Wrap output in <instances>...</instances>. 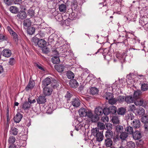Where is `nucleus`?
Masks as SVG:
<instances>
[{
  "mask_svg": "<svg viewBox=\"0 0 148 148\" xmlns=\"http://www.w3.org/2000/svg\"><path fill=\"white\" fill-rule=\"evenodd\" d=\"M91 132L92 135L96 137L97 141L100 142L103 140V132L99 131L98 128L92 129Z\"/></svg>",
  "mask_w": 148,
  "mask_h": 148,
  "instance_id": "1",
  "label": "nucleus"
},
{
  "mask_svg": "<svg viewBox=\"0 0 148 148\" xmlns=\"http://www.w3.org/2000/svg\"><path fill=\"white\" fill-rule=\"evenodd\" d=\"M33 45L35 46H38L41 48H43L46 46L47 42L43 39L39 40L38 38H35L33 40Z\"/></svg>",
  "mask_w": 148,
  "mask_h": 148,
  "instance_id": "2",
  "label": "nucleus"
},
{
  "mask_svg": "<svg viewBox=\"0 0 148 148\" xmlns=\"http://www.w3.org/2000/svg\"><path fill=\"white\" fill-rule=\"evenodd\" d=\"M79 116L81 117H84L87 116H90L91 114V112L88 110L82 108H80L78 111Z\"/></svg>",
  "mask_w": 148,
  "mask_h": 148,
  "instance_id": "3",
  "label": "nucleus"
},
{
  "mask_svg": "<svg viewBox=\"0 0 148 148\" xmlns=\"http://www.w3.org/2000/svg\"><path fill=\"white\" fill-rule=\"evenodd\" d=\"M7 29L11 35L13 37V40L15 41H17L18 40V36L17 34L9 26L7 27Z\"/></svg>",
  "mask_w": 148,
  "mask_h": 148,
  "instance_id": "4",
  "label": "nucleus"
},
{
  "mask_svg": "<svg viewBox=\"0 0 148 148\" xmlns=\"http://www.w3.org/2000/svg\"><path fill=\"white\" fill-rule=\"evenodd\" d=\"M104 58L108 60H109L112 58V56L110 55V53L109 51L108 50L106 49H105L103 51L102 53Z\"/></svg>",
  "mask_w": 148,
  "mask_h": 148,
  "instance_id": "5",
  "label": "nucleus"
},
{
  "mask_svg": "<svg viewBox=\"0 0 148 148\" xmlns=\"http://www.w3.org/2000/svg\"><path fill=\"white\" fill-rule=\"evenodd\" d=\"M72 105L74 107L77 108L80 105V101L77 97L73 99L71 101Z\"/></svg>",
  "mask_w": 148,
  "mask_h": 148,
  "instance_id": "6",
  "label": "nucleus"
},
{
  "mask_svg": "<svg viewBox=\"0 0 148 148\" xmlns=\"http://www.w3.org/2000/svg\"><path fill=\"white\" fill-rule=\"evenodd\" d=\"M134 103L136 106H142L143 107L145 106L147 104V102L145 101H144L142 99L136 100L134 102Z\"/></svg>",
  "mask_w": 148,
  "mask_h": 148,
  "instance_id": "7",
  "label": "nucleus"
},
{
  "mask_svg": "<svg viewBox=\"0 0 148 148\" xmlns=\"http://www.w3.org/2000/svg\"><path fill=\"white\" fill-rule=\"evenodd\" d=\"M1 53L3 56L8 58L10 57L12 54L11 51L9 49H5Z\"/></svg>",
  "mask_w": 148,
  "mask_h": 148,
  "instance_id": "8",
  "label": "nucleus"
},
{
  "mask_svg": "<svg viewBox=\"0 0 148 148\" xmlns=\"http://www.w3.org/2000/svg\"><path fill=\"white\" fill-rule=\"evenodd\" d=\"M55 69L59 72H62L64 71V69L66 68L64 65L58 64L55 66Z\"/></svg>",
  "mask_w": 148,
  "mask_h": 148,
  "instance_id": "9",
  "label": "nucleus"
},
{
  "mask_svg": "<svg viewBox=\"0 0 148 148\" xmlns=\"http://www.w3.org/2000/svg\"><path fill=\"white\" fill-rule=\"evenodd\" d=\"M17 16L18 18L21 19H24L26 17L27 14L25 11H21L18 12Z\"/></svg>",
  "mask_w": 148,
  "mask_h": 148,
  "instance_id": "10",
  "label": "nucleus"
},
{
  "mask_svg": "<svg viewBox=\"0 0 148 148\" xmlns=\"http://www.w3.org/2000/svg\"><path fill=\"white\" fill-rule=\"evenodd\" d=\"M132 134L134 138L136 140L139 139L142 137L140 131H136Z\"/></svg>",
  "mask_w": 148,
  "mask_h": 148,
  "instance_id": "11",
  "label": "nucleus"
},
{
  "mask_svg": "<svg viewBox=\"0 0 148 148\" xmlns=\"http://www.w3.org/2000/svg\"><path fill=\"white\" fill-rule=\"evenodd\" d=\"M52 91V90L51 88L47 87H45L43 88V93L46 96L50 95Z\"/></svg>",
  "mask_w": 148,
  "mask_h": 148,
  "instance_id": "12",
  "label": "nucleus"
},
{
  "mask_svg": "<svg viewBox=\"0 0 148 148\" xmlns=\"http://www.w3.org/2000/svg\"><path fill=\"white\" fill-rule=\"evenodd\" d=\"M110 129H108L106 132L105 136L106 138H112L113 136V133Z\"/></svg>",
  "mask_w": 148,
  "mask_h": 148,
  "instance_id": "13",
  "label": "nucleus"
},
{
  "mask_svg": "<svg viewBox=\"0 0 148 148\" xmlns=\"http://www.w3.org/2000/svg\"><path fill=\"white\" fill-rule=\"evenodd\" d=\"M51 82V79L50 78L47 77L42 82V84L44 86L46 87V86L50 84Z\"/></svg>",
  "mask_w": 148,
  "mask_h": 148,
  "instance_id": "14",
  "label": "nucleus"
},
{
  "mask_svg": "<svg viewBox=\"0 0 148 148\" xmlns=\"http://www.w3.org/2000/svg\"><path fill=\"white\" fill-rule=\"evenodd\" d=\"M23 116L21 113H18L14 116V119L15 122L18 123L21 121Z\"/></svg>",
  "mask_w": 148,
  "mask_h": 148,
  "instance_id": "15",
  "label": "nucleus"
},
{
  "mask_svg": "<svg viewBox=\"0 0 148 148\" xmlns=\"http://www.w3.org/2000/svg\"><path fill=\"white\" fill-rule=\"evenodd\" d=\"M112 138H106L105 140V144L107 147H111L113 144Z\"/></svg>",
  "mask_w": 148,
  "mask_h": 148,
  "instance_id": "16",
  "label": "nucleus"
},
{
  "mask_svg": "<svg viewBox=\"0 0 148 148\" xmlns=\"http://www.w3.org/2000/svg\"><path fill=\"white\" fill-rule=\"evenodd\" d=\"M37 101L39 104H42L46 101V99L44 96H40L37 99Z\"/></svg>",
  "mask_w": 148,
  "mask_h": 148,
  "instance_id": "17",
  "label": "nucleus"
},
{
  "mask_svg": "<svg viewBox=\"0 0 148 148\" xmlns=\"http://www.w3.org/2000/svg\"><path fill=\"white\" fill-rule=\"evenodd\" d=\"M132 124V125L134 127L136 128H139L140 126V123L138 120L134 119L133 121Z\"/></svg>",
  "mask_w": 148,
  "mask_h": 148,
  "instance_id": "18",
  "label": "nucleus"
},
{
  "mask_svg": "<svg viewBox=\"0 0 148 148\" xmlns=\"http://www.w3.org/2000/svg\"><path fill=\"white\" fill-rule=\"evenodd\" d=\"M69 84L71 87L74 88H76L79 86L78 83L75 79H73L70 81L69 82Z\"/></svg>",
  "mask_w": 148,
  "mask_h": 148,
  "instance_id": "19",
  "label": "nucleus"
},
{
  "mask_svg": "<svg viewBox=\"0 0 148 148\" xmlns=\"http://www.w3.org/2000/svg\"><path fill=\"white\" fill-rule=\"evenodd\" d=\"M142 92L140 90H137L134 91V98L135 99H137L140 98Z\"/></svg>",
  "mask_w": 148,
  "mask_h": 148,
  "instance_id": "20",
  "label": "nucleus"
},
{
  "mask_svg": "<svg viewBox=\"0 0 148 148\" xmlns=\"http://www.w3.org/2000/svg\"><path fill=\"white\" fill-rule=\"evenodd\" d=\"M35 85V82L33 81H29L28 84L25 88V89L27 90H28L29 89L33 88Z\"/></svg>",
  "mask_w": 148,
  "mask_h": 148,
  "instance_id": "21",
  "label": "nucleus"
},
{
  "mask_svg": "<svg viewBox=\"0 0 148 148\" xmlns=\"http://www.w3.org/2000/svg\"><path fill=\"white\" fill-rule=\"evenodd\" d=\"M88 117L90 118L91 121L93 122H97L99 119L98 116L97 114L93 115L91 112V115L90 116H88Z\"/></svg>",
  "mask_w": 148,
  "mask_h": 148,
  "instance_id": "22",
  "label": "nucleus"
},
{
  "mask_svg": "<svg viewBox=\"0 0 148 148\" xmlns=\"http://www.w3.org/2000/svg\"><path fill=\"white\" fill-rule=\"evenodd\" d=\"M51 61L54 64H57L60 62V60L59 57L57 56H53L51 58Z\"/></svg>",
  "mask_w": 148,
  "mask_h": 148,
  "instance_id": "23",
  "label": "nucleus"
},
{
  "mask_svg": "<svg viewBox=\"0 0 148 148\" xmlns=\"http://www.w3.org/2000/svg\"><path fill=\"white\" fill-rule=\"evenodd\" d=\"M103 109L101 107H98L95 109V113L97 115H101L103 114Z\"/></svg>",
  "mask_w": 148,
  "mask_h": 148,
  "instance_id": "24",
  "label": "nucleus"
},
{
  "mask_svg": "<svg viewBox=\"0 0 148 148\" xmlns=\"http://www.w3.org/2000/svg\"><path fill=\"white\" fill-rule=\"evenodd\" d=\"M126 111L125 108L123 107H121L118 109L117 112L119 115H123L125 113Z\"/></svg>",
  "mask_w": 148,
  "mask_h": 148,
  "instance_id": "25",
  "label": "nucleus"
},
{
  "mask_svg": "<svg viewBox=\"0 0 148 148\" xmlns=\"http://www.w3.org/2000/svg\"><path fill=\"white\" fill-rule=\"evenodd\" d=\"M59 9L60 12L64 13L66 11V7L64 4H62L59 5Z\"/></svg>",
  "mask_w": 148,
  "mask_h": 148,
  "instance_id": "26",
  "label": "nucleus"
},
{
  "mask_svg": "<svg viewBox=\"0 0 148 148\" xmlns=\"http://www.w3.org/2000/svg\"><path fill=\"white\" fill-rule=\"evenodd\" d=\"M128 137L127 134L125 132H123L121 133L119 136V138L122 141L125 140L126 138Z\"/></svg>",
  "mask_w": 148,
  "mask_h": 148,
  "instance_id": "27",
  "label": "nucleus"
},
{
  "mask_svg": "<svg viewBox=\"0 0 148 148\" xmlns=\"http://www.w3.org/2000/svg\"><path fill=\"white\" fill-rule=\"evenodd\" d=\"M109 110L110 111V113H111L112 114H114L116 113L117 111V108L114 106H112L109 107Z\"/></svg>",
  "mask_w": 148,
  "mask_h": 148,
  "instance_id": "28",
  "label": "nucleus"
},
{
  "mask_svg": "<svg viewBox=\"0 0 148 148\" xmlns=\"http://www.w3.org/2000/svg\"><path fill=\"white\" fill-rule=\"evenodd\" d=\"M125 101L127 103H130L134 102V100L132 97L131 96H128L125 97Z\"/></svg>",
  "mask_w": 148,
  "mask_h": 148,
  "instance_id": "29",
  "label": "nucleus"
},
{
  "mask_svg": "<svg viewBox=\"0 0 148 148\" xmlns=\"http://www.w3.org/2000/svg\"><path fill=\"white\" fill-rule=\"evenodd\" d=\"M103 97H105L106 99L109 100L111 98H112L113 97V96L112 93L106 92L104 94Z\"/></svg>",
  "mask_w": 148,
  "mask_h": 148,
  "instance_id": "30",
  "label": "nucleus"
},
{
  "mask_svg": "<svg viewBox=\"0 0 148 148\" xmlns=\"http://www.w3.org/2000/svg\"><path fill=\"white\" fill-rule=\"evenodd\" d=\"M123 131V127L121 125H117L116 127V132L118 134H121Z\"/></svg>",
  "mask_w": 148,
  "mask_h": 148,
  "instance_id": "31",
  "label": "nucleus"
},
{
  "mask_svg": "<svg viewBox=\"0 0 148 148\" xmlns=\"http://www.w3.org/2000/svg\"><path fill=\"white\" fill-rule=\"evenodd\" d=\"M98 91L97 88L95 87H93L90 88V92L91 94L92 95H94L98 94Z\"/></svg>",
  "mask_w": 148,
  "mask_h": 148,
  "instance_id": "32",
  "label": "nucleus"
},
{
  "mask_svg": "<svg viewBox=\"0 0 148 148\" xmlns=\"http://www.w3.org/2000/svg\"><path fill=\"white\" fill-rule=\"evenodd\" d=\"M66 75L67 77L70 79H73L74 77V73L71 71H69L66 73Z\"/></svg>",
  "mask_w": 148,
  "mask_h": 148,
  "instance_id": "33",
  "label": "nucleus"
},
{
  "mask_svg": "<svg viewBox=\"0 0 148 148\" xmlns=\"http://www.w3.org/2000/svg\"><path fill=\"white\" fill-rule=\"evenodd\" d=\"M137 113L138 114L143 116L145 114V110L142 107H139L138 109H137Z\"/></svg>",
  "mask_w": 148,
  "mask_h": 148,
  "instance_id": "34",
  "label": "nucleus"
},
{
  "mask_svg": "<svg viewBox=\"0 0 148 148\" xmlns=\"http://www.w3.org/2000/svg\"><path fill=\"white\" fill-rule=\"evenodd\" d=\"M125 97L124 96L120 95L119 96L116 98L117 101L119 103H122L125 101Z\"/></svg>",
  "mask_w": 148,
  "mask_h": 148,
  "instance_id": "35",
  "label": "nucleus"
},
{
  "mask_svg": "<svg viewBox=\"0 0 148 148\" xmlns=\"http://www.w3.org/2000/svg\"><path fill=\"white\" fill-rule=\"evenodd\" d=\"M125 131L127 132V134H132L133 133V130L132 127L128 126L126 127Z\"/></svg>",
  "mask_w": 148,
  "mask_h": 148,
  "instance_id": "36",
  "label": "nucleus"
},
{
  "mask_svg": "<svg viewBox=\"0 0 148 148\" xmlns=\"http://www.w3.org/2000/svg\"><path fill=\"white\" fill-rule=\"evenodd\" d=\"M10 132L11 134L16 135L18 133V130L15 127H12L11 128Z\"/></svg>",
  "mask_w": 148,
  "mask_h": 148,
  "instance_id": "37",
  "label": "nucleus"
},
{
  "mask_svg": "<svg viewBox=\"0 0 148 148\" xmlns=\"http://www.w3.org/2000/svg\"><path fill=\"white\" fill-rule=\"evenodd\" d=\"M30 106V104L28 102L26 101L23 103L22 108L24 110L29 108Z\"/></svg>",
  "mask_w": 148,
  "mask_h": 148,
  "instance_id": "38",
  "label": "nucleus"
},
{
  "mask_svg": "<svg viewBox=\"0 0 148 148\" xmlns=\"http://www.w3.org/2000/svg\"><path fill=\"white\" fill-rule=\"evenodd\" d=\"M8 39L7 36L3 34H0V41L1 42L7 41Z\"/></svg>",
  "mask_w": 148,
  "mask_h": 148,
  "instance_id": "39",
  "label": "nucleus"
},
{
  "mask_svg": "<svg viewBox=\"0 0 148 148\" xmlns=\"http://www.w3.org/2000/svg\"><path fill=\"white\" fill-rule=\"evenodd\" d=\"M10 10L11 12L16 14L17 12L18 9L16 7L12 6L10 7Z\"/></svg>",
  "mask_w": 148,
  "mask_h": 148,
  "instance_id": "40",
  "label": "nucleus"
},
{
  "mask_svg": "<svg viewBox=\"0 0 148 148\" xmlns=\"http://www.w3.org/2000/svg\"><path fill=\"white\" fill-rule=\"evenodd\" d=\"M141 89L143 91L147 90L148 89V84L145 83L142 84L141 85Z\"/></svg>",
  "mask_w": 148,
  "mask_h": 148,
  "instance_id": "41",
  "label": "nucleus"
},
{
  "mask_svg": "<svg viewBox=\"0 0 148 148\" xmlns=\"http://www.w3.org/2000/svg\"><path fill=\"white\" fill-rule=\"evenodd\" d=\"M35 31V28L32 27H29L27 30L28 33L30 35L32 34Z\"/></svg>",
  "mask_w": 148,
  "mask_h": 148,
  "instance_id": "42",
  "label": "nucleus"
},
{
  "mask_svg": "<svg viewBox=\"0 0 148 148\" xmlns=\"http://www.w3.org/2000/svg\"><path fill=\"white\" fill-rule=\"evenodd\" d=\"M135 144L134 143L130 141L127 143L126 148H135Z\"/></svg>",
  "mask_w": 148,
  "mask_h": 148,
  "instance_id": "43",
  "label": "nucleus"
},
{
  "mask_svg": "<svg viewBox=\"0 0 148 148\" xmlns=\"http://www.w3.org/2000/svg\"><path fill=\"white\" fill-rule=\"evenodd\" d=\"M117 101V100L116 98H113V97L112 98H111L108 100V102L111 105H114L116 103Z\"/></svg>",
  "mask_w": 148,
  "mask_h": 148,
  "instance_id": "44",
  "label": "nucleus"
},
{
  "mask_svg": "<svg viewBox=\"0 0 148 148\" xmlns=\"http://www.w3.org/2000/svg\"><path fill=\"white\" fill-rule=\"evenodd\" d=\"M31 25V22L29 19H26L23 21V25L25 27H27Z\"/></svg>",
  "mask_w": 148,
  "mask_h": 148,
  "instance_id": "45",
  "label": "nucleus"
},
{
  "mask_svg": "<svg viewBox=\"0 0 148 148\" xmlns=\"http://www.w3.org/2000/svg\"><path fill=\"white\" fill-rule=\"evenodd\" d=\"M112 121L113 123L118 124L119 122V118L116 116H113L112 119Z\"/></svg>",
  "mask_w": 148,
  "mask_h": 148,
  "instance_id": "46",
  "label": "nucleus"
},
{
  "mask_svg": "<svg viewBox=\"0 0 148 148\" xmlns=\"http://www.w3.org/2000/svg\"><path fill=\"white\" fill-rule=\"evenodd\" d=\"M141 119L142 122L145 124L148 123V115L143 116Z\"/></svg>",
  "mask_w": 148,
  "mask_h": 148,
  "instance_id": "47",
  "label": "nucleus"
},
{
  "mask_svg": "<svg viewBox=\"0 0 148 148\" xmlns=\"http://www.w3.org/2000/svg\"><path fill=\"white\" fill-rule=\"evenodd\" d=\"M15 140L16 139L15 137L13 136H10L8 139L9 143L10 144H12L15 142Z\"/></svg>",
  "mask_w": 148,
  "mask_h": 148,
  "instance_id": "48",
  "label": "nucleus"
},
{
  "mask_svg": "<svg viewBox=\"0 0 148 148\" xmlns=\"http://www.w3.org/2000/svg\"><path fill=\"white\" fill-rule=\"evenodd\" d=\"M97 126L98 128L100 130L104 129L105 128V125L104 124L100 122L98 123Z\"/></svg>",
  "mask_w": 148,
  "mask_h": 148,
  "instance_id": "49",
  "label": "nucleus"
},
{
  "mask_svg": "<svg viewBox=\"0 0 148 148\" xmlns=\"http://www.w3.org/2000/svg\"><path fill=\"white\" fill-rule=\"evenodd\" d=\"M103 113L104 115H108L110 113V111L109 108H105L104 109H103Z\"/></svg>",
  "mask_w": 148,
  "mask_h": 148,
  "instance_id": "50",
  "label": "nucleus"
},
{
  "mask_svg": "<svg viewBox=\"0 0 148 148\" xmlns=\"http://www.w3.org/2000/svg\"><path fill=\"white\" fill-rule=\"evenodd\" d=\"M101 121L103 122H108L109 121V119L108 117L106 115H104L103 116L101 119Z\"/></svg>",
  "mask_w": 148,
  "mask_h": 148,
  "instance_id": "51",
  "label": "nucleus"
},
{
  "mask_svg": "<svg viewBox=\"0 0 148 148\" xmlns=\"http://www.w3.org/2000/svg\"><path fill=\"white\" fill-rule=\"evenodd\" d=\"M69 17L70 19L71 20H73L75 19L76 18V15L74 12L72 13L69 15Z\"/></svg>",
  "mask_w": 148,
  "mask_h": 148,
  "instance_id": "52",
  "label": "nucleus"
},
{
  "mask_svg": "<svg viewBox=\"0 0 148 148\" xmlns=\"http://www.w3.org/2000/svg\"><path fill=\"white\" fill-rule=\"evenodd\" d=\"M127 117L128 120H132L134 118V116L133 114L132 113L129 114H127Z\"/></svg>",
  "mask_w": 148,
  "mask_h": 148,
  "instance_id": "53",
  "label": "nucleus"
},
{
  "mask_svg": "<svg viewBox=\"0 0 148 148\" xmlns=\"http://www.w3.org/2000/svg\"><path fill=\"white\" fill-rule=\"evenodd\" d=\"M101 15L103 16H106L107 14V10H105L104 9V8H103L101 10Z\"/></svg>",
  "mask_w": 148,
  "mask_h": 148,
  "instance_id": "54",
  "label": "nucleus"
},
{
  "mask_svg": "<svg viewBox=\"0 0 148 148\" xmlns=\"http://www.w3.org/2000/svg\"><path fill=\"white\" fill-rule=\"evenodd\" d=\"M15 62V60L14 58H11L10 59L9 63L10 65H12Z\"/></svg>",
  "mask_w": 148,
  "mask_h": 148,
  "instance_id": "55",
  "label": "nucleus"
},
{
  "mask_svg": "<svg viewBox=\"0 0 148 148\" xmlns=\"http://www.w3.org/2000/svg\"><path fill=\"white\" fill-rule=\"evenodd\" d=\"M42 48V51L45 53H47L49 51V49L46 47V46Z\"/></svg>",
  "mask_w": 148,
  "mask_h": 148,
  "instance_id": "56",
  "label": "nucleus"
},
{
  "mask_svg": "<svg viewBox=\"0 0 148 148\" xmlns=\"http://www.w3.org/2000/svg\"><path fill=\"white\" fill-rule=\"evenodd\" d=\"M77 2L76 0H72V5L74 6V7L77 8Z\"/></svg>",
  "mask_w": 148,
  "mask_h": 148,
  "instance_id": "57",
  "label": "nucleus"
},
{
  "mask_svg": "<svg viewBox=\"0 0 148 148\" xmlns=\"http://www.w3.org/2000/svg\"><path fill=\"white\" fill-rule=\"evenodd\" d=\"M130 108L131 111H134L136 110V108L134 105H133L130 106Z\"/></svg>",
  "mask_w": 148,
  "mask_h": 148,
  "instance_id": "58",
  "label": "nucleus"
},
{
  "mask_svg": "<svg viewBox=\"0 0 148 148\" xmlns=\"http://www.w3.org/2000/svg\"><path fill=\"white\" fill-rule=\"evenodd\" d=\"M14 2L15 4L20 5L22 3V0H14Z\"/></svg>",
  "mask_w": 148,
  "mask_h": 148,
  "instance_id": "59",
  "label": "nucleus"
},
{
  "mask_svg": "<svg viewBox=\"0 0 148 148\" xmlns=\"http://www.w3.org/2000/svg\"><path fill=\"white\" fill-rule=\"evenodd\" d=\"M119 140V138L118 136H114L113 138V140L114 142H117Z\"/></svg>",
  "mask_w": 148,
  "mask_h": 148,
  "instance_id": "60",
  "label": "nucleus"
},
{
  "mask_svg": "<svg viewBox=\"0 0 148 148\" xmlns=\"http://www.w3.org/2000/svg\"><path fill=\"white\" fill-rule=\"evenodd\" d=\"M4 2L8 5H10L11 4V0H4Z\"/></svg>",
  "mask_w": 148,
  "mask_h": 148,
  "instance_id": "61",
  "label": "nucleus"
},
{
  "mask_svg": "<svg viewBox=\"0 0 148 148\" xmlns=\"http://www.w3.org/2000/svg\"><path fill=\"white\" fill-rule=\"evenodd\" d=\"M6 116L7 118V120H8L9 116V110L8 106H7V108L6 109Z\"/></svg>",
  "mask_w": 148,
  "mask_h": 148,
  "instance_id": "62",
  "label": "nucleus"
},
{
  "mask_svg": "<svg viewBox=\"0 0 148 148\" xmlns=\"http://www.w3.org/2000/svg\"><path fill=\"white\" fill-rule=\"evenodd\" d=\"M127 77L129 79H132V74L131 73L127 75Z\"/></svg>",
  "mask_w": 148,
  "mask_h": 148,
  "instance_id": "63",
  "label": "nucleus"
},
{
  "mask_svg": "<svg viewBox=\"0 0 148 148\" xmlns=\"http://www.w3.org/2000/svg\"><path fill=\"white\" fill-rule=\"evenodd\" d=\"M72 96V95L71 94H70V93H67L66 94V95L65 97H66L69 98V99Z\"/></svg>",
  "mask_w": 148,
  "mask_h": 148,
  "instance_id": "64",
  "label": "nucleus"
}]
</instances>
